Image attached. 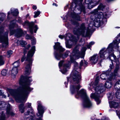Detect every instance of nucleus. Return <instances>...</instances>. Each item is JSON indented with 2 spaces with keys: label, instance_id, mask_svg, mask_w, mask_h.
<instances>
[{
  "label": "nucleus",
  "instance_id": "nucleus-1",
  "mask_svg": "<svg viewBox=\"0 0 120 120\" xmlns=\"http://www.w3.org/2000/svg\"><path fill=\"white\" fill-rule=\"evenodd\" d=\"M31 77L21 76L19 81V85L21 86L18 89V91L16 89L7 88V91L15 98L18 102H22L26 101L28 94L32 90L29 86L32 81Z\"/></svg>",
  "mask_w": 120,
  "mask_h": 120
},
{
  "label": "nucleus",
  "instance_id": "nucleus-2",
  "mask_svg": "<svg viewBox=\"0 0 120 120\" xmlns=\"http://www.w3.org/2000/svg\"><path fill=\"white\" fill-rule=\"evenodd\" d=\"M81 87L79 84L75 85H71L70 90L72 94H73L77 92L79 95L81 96L84 99L83 105L84 107L89 108L92 106V103L88 97L87 96L85 90L83 89L81 90L79 92L78 91Z\"/></svg>",
  "mask_w": 120,
  "mask_h": 120
},
{
  "label": "nucleus",
  "instance_id": "nucleus-3",
  "mask_svg": "<svg viewBox=\"0 0 120 120\" xmlns=\"http://www.w3.org/2000/svg\"><path fill=\"white\" fill-rule=\"evenodd\" d=\"M103 17V14L102 12H98L97 9L93 11V13L90 16L91 19L94 22H91L89 26L92 27L93 26L97 27H99L101 23V19L103 21H102V22L103 23L104 22V20L106 21V19Z\"/></svg>",
  "mask_w": 120,
  "mask_h": 120
},
{
  "label": "nucleus",
  "instance_id": "nucleus-4",
  "mask_svg": "<svg viewBox=\"0 0 120 120\" xmlns=\"http://www.w3.org/2000/svg\"><path fill=\"white\" fill-rule=\"evenodd\" d=\"M73 25L76 26L73 29V33L77 35V37L80 35H82L83 37H86L89 36L91 29V27H90L89 26L86 30V32L85 34L86 28L84 23H82L80 26L79 28L78 27L79 26V23L77 22H74L73 23Z\"/></svg>",
  "mask_w": 120,
  "mask_h": 120
},
{
  "label": "nucleus",
  "instance_id": "nucleus-5",
  "mask_svg": "<svg viewBox=\"0 0 120 120\" xmlns=\"http://www.w3.org/2000/svg\"><path fill=\"white\" fill-rule=\"evenodd\" d=\"M113 46V44H110L109 45L108 48L105 49V48L102 49L100 51V56L101 58H108L109 57V59L111 60L112 64H110L109 67L111 69L113 68L114 67L112 63V60L111 59L113 58L114 60L115 61L116 59V56L113 53H111L109 55V53L112 52V47Z\"/></svg>",
  "mask_w": 120,
  "mask_h": 120
},
{
  "label": "nucleus",
  "instance_id": "nucleus-6",
  "mask_svg": "<svg viewBox=\"0 0 120 120\" xmlns=\"http://www.w3.org/2000/svg\"><path fill=\"white\" fill-rule=\"evenodd\" d=\"M54 48L59 52V53L55 52L54 55L56 58L57 60H60L61 57L64 59L66 58L68 55L70 53L69 51H66L64 54H62L61 52L64 51L65 49L60 45V43L58 42L55 43V45L54 46Z\"/></svg>",
  "mask_w": 120,
  "mask_h": 120
},
{
  "label": "nucleus",
  "instance_id": "nucleus-7",
  "mask_svg": "<svg viewBox=\"0 0 120 120\" xmlns=\"http://www.w3.org/2000/svg\"><path fill=\"white\" fill-rule=\"evenodd\" d=\"M35 46H33L31 50L28 52L25 64L26 66L25 67V72L27 75H29L30 72V66L32 65V60L31 57L33 56L35 51Z\"/></svg>",
  "mask_w": 120,
  "mask_h": 120
},
{
  "label": "nucleus",
  "instance_id": "nucleus-8",
  "mask_svg": "<svg viewBox=\"0 0 120 120\" xmlns=\"http://www.w3.org/2000/svg\"><path fill=\"white\" fill-rule=\"evenodd\" d=\"M105 87L103 85L101 84L98 86L96 87L94 89L95 91L94 93L92 94L90 97L92 98H94L98 104L100 101L99 100L100 96L99 94L102 92L104 90Z\"/></svg>",
  "mask_w": 120,
  "mask_h": 120
},
{
  "label": "nucleus",
  "instance_id": "nucleus-9",
  "mask_svg": "<svg viewBox=\"0 0 120 120\" xmlns=\"http://www.w3.org/2000/svg\"><path fill=\"white\" fill-rule=\"evenodd\" d=\"M74 69L71 73L72 79L74 81H76L77 84L79 83L81 80V77L79 73L76 70L78 68V64L77 62L74 63Z\"/></svg>",
  "mask_w": 120,
  "mask_h": 120
},
{
  "label": "nucleus",
  "instance_id": "nucleus-10",
  "mask_svg": "<svg viewBox=\"0 0 120 120\" xmlns=\"http://www.w3.org/2000/svg\"><path fill=\"white\" fill-rule=\"evenodd\" d=\"M3 29L2 28H0V41L3 43V47H6L8 44V33L6 32L3 36L2 33Z\"/></svg>",
  "mask_w": 120,
  "mask_h": 120
},
{
  "label": "nucleus",
  "instance_id": "nucleus-11",
  "mask_svg": "<svg viewBox=\"0 0 120 120\" xmlns=\"http://www.w3.org/2000/svg\"><path fill=\"white\" fill-rule=\"evenodd\" d=\"M7 107L6 109V114L8 116H13L14 115V114L11 110L10 105L9 107H7V105L6 103L4 101H0V109L4 110Z\"/></svg>",
  "mask_w": 120,
  "mask_h": 120
},
{
  "label": "nucleus",
  "instance_id": "nucleus-12",
  "mask_svg": "<svg viewBox=\"0 0 120 120\" xmlns=\"http://www.w3.org/2000/svg\"><path fill=\"white\" fill-rule=\"evenodd\" d=\"M14 27V24L13 25H10L9 27L10 30V34L11 35H13L15 34V37L19 38L22 36L23 34V32L22 29L20 28H18L16 30H12V28Z\"/></svg>",
  "mask_w": 120,
  "mask_h": 120
},
{
  "label": "nucleus",
  "instance_id": "nucleus-13",
  "mask_svg": "<svg viewBox=\"0 0 120 120\" xmlns=\"http://www.w3.org/2000/svg\"><path fill=\"white\" fill-rule=\"evenodd\" d=\"M83 50L81 52H80L79 50V49L77 47H75L74 49L72 55L73 56H75L78 58L79 57L84 55L85 51V48H82Z\"/></svg>",
  "mask_w": 120,
  "mask_h": 120
},
{
  "label": "nucleus",
  "instance_id": "nucleus-14",
  "mask_svg": "<svg viewBox=\"0 0 120 120\" xmlns=\"http://www.w3.org/2000/svg\"><path fill=\"white\" fill-rule=\"evenodd\" d=\"M44 107L41 104L38 105V113L37 114L38 116H41V117H42L43 114L44 112Z\"/></svg>",
  "mask_w": 120,
  "mask_h": 120
},
{
  "label": "nucleus",
  "instance_id": "nucleus-15",
  "mask_svg": "<svg viewBox=\"0 0 120 120\" xmlns=\"http://www.w3.org/2000/svg\"><path fill=\"white\" fill-rule=\"evenodd\" d=\"M28 25L29 26L30 28V33L32 34L33 33V27L34 25V23L33 22H31L29 23V22H25L23 25V26H25L26 25Z\"/></svg>",
  "mask_w": 120,
  "mask_h": 120
},
{
  "label": "nucleus",
  "instance_id": "nucleus-16",
  "mask_svg": "<svg viewBox=\"0 0 120 120\" xmlns=\"http://www.w3.org/2000/svg\"><path fill=\"white\" fill-rule=\"evenodd\" d=\"M114 61H116V66L113 72V75L114 76H116L118 74V71L119 68V62L117 59L116 61H116L115 60Z\"/></svg>",
  "mask_w": 120,
  "mask_h": 120
},
{
  "label": "nucleus",
  "instance_id": "nucleus-17",
  "mask_svg": "<svg viewBox=\"0 0 120 120\" xmlns=\"http://www.w3.org/2000/svg\"><path fill=\"white\" fill-rule=\"evenodd\" d=\"M98 56L97 54L91 57L90 60L92 64L96 63L98 60Z\"/></svg>",
  "mask_w": 120,
  "mask_h": 120
},
{
  "label": "nucleus",
  "instance_id": "nucleus-18",
  "mask_svg": "<svg viewBox=\"0 0 120 120\" xmlns=\"http://www.w3.org/2000/svg\"><path fill=\"white\" fill-rule=\"evenodd\" d=\"M17 68L13 67L11 71V76L13 78L15 77V75L18 73Z\"/></svg>",
  "mask_w": 120,
  "mask_h": 120
},
{
  "label": "nucleus",
  "instance_id": "nucleus-19",
  "mask_svg": "<svg viewBox=\"0 0 120 120\" xmlns=\"http://www.w3.org/2000/svg\"><path fill=\"white\" fill-rule=\"evenodd\" d=\"M69 66L68 64H65L64 65V68L63 70V73H65L68 70V69Z\"/></svg>",
  "mask_w": 120,
  "mask_h": 120
},
{
  "label": "nucleus",
  "instance_id": "nucleus-20",
  "mask_svg": "<svg viewBox=\"0 0 120 120\" xmlns=\"http://www.w3.org/2000/svg\"><path fill=\"white\" fill-rule=\"evenodd\" d=\"M24 104H21L19 105V107L20 111L22 113H23L24 112Z\"/></svg>",
  "mask_w": 120,
  "mask_h": 120
},
{
  "label": "nucleus",
  "instance_id": "nucleus-21",
  "mask_svg": "<svg viewBox=\"0 0 120 120\" xmlns=\"http://www.w3.org/2000/svg\"><path fill=\"white\" fill-rule=\"evenodd\" d=\"M79 6L81 11L84 14H85L86 13L85 6L82 4H80Z\"/></svg>",
  "mask_w": 120,
  "mask_h": 120
},
{
  "label": "nucleus",
  "instance_id": "nucleus-22",
  "mask_svg": "<svg viewBox=\"0 0 120 120\" xmlns=\"http://www.w3.org/2000/svg\"><path fill=\"white\" fill-rule=\"evenodd\" d=\"M6 117L3 111L1 112V113L0 116V120H6Z\"/></svg>",
  "mask_w": 120,
  "mask_h": 120
},
{
  "label": "nucleus",
  "instance_id": "nucleus-23",
  "mask_svg": "<svg viewBox=\"0 0 120 120\" xmlns=\"http://www.w3.org/2000/svg\"><path fill=\"white\" fill-rule=\"evenodd\" d=\"M105 86L106 88H109L111 87L112 84L111 82H107L105 84Z\"/></svg>",
  "mask_w": 120,
  "mask_h": 120
},
{
  "label": "nucleus",
  "instance_id": "nucleus-24",
  "mask_svg": "<svg viewBox=\"0 0 120 120\" xmlns=\"http://www.w3.org/2000/svg\"><path fill=\"white\" fill-rule=\"evenodd\" d=\"M99 79V77H97L96 79L95 80L93 84V87H95L97 86L98 84Z\"/></svg>",
  "mask_w": 120,
  "mask_h": 120
},
{
  "label": "nucleus",
  "instance_id": "nucleus-25",
  "mask_svg": "<svg viewBox=\"0 0 120 120\" xmlns=\"http://www.w3.org/2000/svg\"><path fill=\"white\" fill-rule=\"evenodd\" d=\"M19 60L15 62L13 64V65L14 66L13 67L17 68L19 66L20 64L19 62Z\"/></svg>",
  "mask_w": 120,
  "mask_h": 120
},
{
  "label": "nucleus",
  "instance_id": "nucleus-26",
  "mask_svg": "<svg viewBox=\"0 0 120 120\" xmlns=\"http://www.w3.org/2000/svg\"><path fill=\"white\" fill-rule=\"evenodd\" d=\"M6 15L2 13L0 14V21H3Z\"/></svg>",
  "mask_w": 120,
  "mask_h": 120
},
{
  "label": "nucleus",
  "instance_id": "nucleus-27",
  "mask_svg": "<svg viewBox=\"0 0 120 120\" xmlns=\"http://www.w3.org/2000/svg\"><path fill=\"white\" fill-rule=\"evenodd\" d=\"M19 12L18 11V10L17 9L15 10L14 11L12 12L11 11V14L15 16H17Z\"/></svg>",
  "mask_w": 120,
  "mask_h": 120
},
{
  "label": "nucleus",
  "instance_id": "nucleus-28",
  "mask_svg": "<svg viewBox=\"0 0 120 120\" xmlns=\"http://www.w3.org/2000/svg\"><path fill=\"white\" fill-rule=\"evenodd\" d=\"M74 15L73 17L76 20L79 21L80 20V17L79 15H76V14L74 13Z\"/></svg>",
  "mask_w": 120,
  "mask_h": 120
},
{
  "label": "nucleus",
  "instance_id": "nucleus-29",
  "mask_svg": "<svg viewBox=\"0 0 120 120\" xmlns=\"http://www.w3.org/2000/svg\"><path fill=\"white\" fill-rule=\"evenodd\" d=\"M20 44L21 46L22 47H25L26 45L27 44V43L25 41H20Z\"/></svg>",
  "mask_w": 120,
  "mask_h": 120
},
{
  "label": "nucleus",
  "instance_id": "nucleus-30",
  "mask_svg": "<svg viewBox=\"0 0 120 120\" xmlns=\"http://www.w3.org/2000/svg\"><path fill=\"white\" fill-rule=\"evenodd\" d=\"M116 95L117 98L120 99V90H118L116 94Z\"/></svg>",
  "mask_w": 120,
  "mask_h": 120
},
{
  "label": "nucleus",
  "instance_id": "nucleus-31",
  "mask_svg": "<svg viewBox=\"0 0 120 120\" xmlns=\"http://www.w3.org/2000/svg\"><path fill=\"white\" fill-rule=\"evenodd\" d=\"M107 75L105 74H102L100 75V78L102 79L105 80V77Z\"/></svg>",
  "mask_w": 120,
  "mask_h": 120
},
{
  "label": "nucleus",
  "instance_id": "nucleus-32",
  "mask_svg": "<svg viewBox=\"0 0 120 120\" xmlns=\"http://www.w3.org/2000/svg\"><path fill=\"white\" fill-rule=\"evenodd\" d=\"M105 6L102 4H101L98 6V9L99 10H102L104 8Z\"/></svg>",
  "mask_w": 120,
  "mask_h": 120
},
{
  "label": "nucleus",
  "instance_id": "nucleus-33",
  "mask_svg": "<svg viewBox=\"0 0 120 120\" xmlns=\"http://www.w3.org/2000/svg\"><path fill=\"white\" fill-rule=\"evenodd\" d=\"M27 106L28 107L30 108V110H31V111H32V112H31V113L32 114H33L34 113V112H33V110H32L31 107V104L30 103H28L27 104Z\"/></svg>",
  "mask_w": 120,
  "mask_h": 120
},
{
  "label": "nucleus",
  "instance_id": "nucleus-34",
  "mask_svg": "<svg viewBox=\"0 0 120 120\" xmlns=\"http://www.w3.org/2000/svg\"><path fill=\"white\" fill-rule=\"evenodd\" d=\"M7 70L5 69L3 70L1 72V74L4 76H5L7 74Z\"/></svg>",
  "mask_w": 120,
  "mask_h": 120
},
{
  "label": "nucleus",
  "instance_id": "nucleus-35",
  "mask_svg": "<svg viewBox=\"0 0 120 120\" xmlns=\"http://www.w3.org/2000/svg\"><path fill=\"white\" fill-rule=\"evenodd\" d=\"M34 13L35 15H34V17L35 18L37 17L39 15L40 13V12L39 11H38L37 12H35Z\"/></svg>",
  "mask_w": 120,
  "mask_h": 120
},
{
  "label": "nucleus",
  "instance_id": "nucleus-36",
  "mask_svg": "<svg viewBox=\"0 0 120 120\" xmlns=\"http://www.w3.org/2000/svg\"><path fill=\"white\" fill-rule=\"evenodd\" d=\"M4 62L3 61L2 56H0V64L1 65H2L4 64Z\"/></svg>",
  "mask_w": 120,
  "mask_h": 120
},
{
  "label": "nucleus",
  "instance_id": "nucleus-37",
  "mask_svg": "<svg viewBox=\"0 0 120 120\" xmlns=\"http://www.w3.org/2000/svg\"><path fill=\"white\" fill-rule=\"evenodd\" d=\"M85 3L88 4V6H89V4H90L91 3L92 0H85Z\"/></svg>",
  "mask_w": 120,
  "mask_h": 120
},
{
  "label": "nucleus",
  "instance_id": "nucleus-38",
  "mask_svg": "<svg viewBox=\"0 0 120 120\" xmlns=\"http://www.w3.org/2000/svg\"><path fill=\"white\" fill-rule=\"evenodd\" d=\"M33 37V36H32L27 34L25 36V38L27 39H30L31 40Z\"/></svg>",
  "mask_w": 120,
  "mask_h": 120
},
{
  "label": "nucleus",
  "instance_id": "nucleus-39",
  "mask_svg": "<svg viewBox=\"0 0 120 120\" xmlns=\"http://www.w3.org/2000/svg\"><path fill=\"white\" fill-rule=\"evenodd\" d=\"M31 40L32 41V45H34L36 44V41L34 37H33Z\"/></svg>",
  "mask_w": 120,
  "mask_h": 120
},
{
  "label": "nucleus",
  "instance_id": "nucleus-40",
  "mask_svg": "<svg viewBox=\"0 0 120 120\" xmlns=\"http://www.w3.org/2000/svg\"><path fill=\"white\" fill-rule=\"evenodd\" d=\"M94 44V42H90L89 44L88 45H87V47L89 48H90L91 47V46L92 45Z\"/></svg>",
  "mask_w": 120,
  "mask_h": 120
},
{
  "label": "nucleus",
  "instance_id": "nucleus-41",
  "mask_svg": "<svg viewBox=\"0 0 120 120\" xmlns=\"http://www.w3.org/2000/svg\"><path fill=\"white\" fill-rule=\"evenodd\" d=\"M12 51L11 50H10L8 51L7 54L8 56H9L8 57H9L10 56V55H11L12 54Z\"/></svg>",
  "mask_w": 120,
  "mask_h": 120
},
{
  "label": "nucleus",
  "instance_id": "nucleus-42",
  "mask_svg": "<svg viewBox=\"0 0 120 120\" xmlns=\"http://www.w3.org/2000/svg\"><path fill=\"white\" fill-rule=\"evenodd\" d=\"M83 0H75V4L78 3V2H79L80 3L82 2Z\"/></svg>",
  "mask_w": 120,
  "mask_h": 120
},
{
  "label": "nucleus",
  "instance_id": "nucleus-43",
  "mask_svg": "<svg viewBox=\"0 0 120 120\" xmlns=\"http://www.w3.org/2000/svg\"><path fill=\"white\" fill-rule=\"evenodd\" d=\"M113 43H114V45H116L117 46L118 44V42L116 40H115L114 41H113Z\"/></svg>",
  "mask_w": 120,
  "mask_h": 120
},
{
  "label": "nucleus",
  "instance_id": "nucleus-44",
  "mask_svg": "<svg viewBox=\"0 0 120 120\" xmlns=\"http://www.w3.org/2000/svg\"><path fill=\"white\" fill-rule=\"evenodd\" d=\"M118 106V104L117 103H115V104L113 105V107L115 108L117 107Z\"/></svg>",
  "mask_w": 120,
  "mask_h": 120
},
{
  "label": "nucleus",
  "instance_id": "nucleus-45",
  "mask_svg": "<svg viewBox=\"0 0 120 120\" xmlns=\"http://www.w3.org/2000/svg\"><path fill=\"white\" fill-rule=\"evenodd\" d=\"M34 28L35 29L34 30V32L35 33H36V32L37 30L38 29V28L37 27V25H36L34 27Z\"/></svg>",
  "mask_w": 120,
  "mask_h": 120
},
{
  "label": "nucleus",
  "instance_id": "nucleus-46",
  "mask_svg": "<svg viewBox=\"0 0 120 120\" xmlns=\"http://www.w3.org/2000/svg\"><path fill=\"white\" fill-rule=\"evenodd\" d=\"M63 62L64 61L63 60H61L59 63V65L60 67L62 65Z\"/></svg>",
  "mask_w": 120,
  "mask_h": 120
},
{
  "label": "nucleus",
  "instance_id": "nucleus-47",
  "mask_svg": "<svg viewBox=\"0 0 120 120\" xmlns=\"http://www.w3.org/2000/svg\"><path fill=\"white\" fill-rule=\"evenodd\" d=\"M17 22L20 23H22L21 19L20 18H19L18 19L17 21Z\"/></svg>",
  "mask_w": 120,
  "mask_h": 120
},
{
  "label": "nucleus",
  "instance_id": "nucleus-48",
  "mask_svg": "<svg viewBox=\"0 0 120 120\" xmlns=\"http://www.w3.org/2000/svg\"><path fill=\"white\" fill-rule=\"evenodd\" d=\"M25 58H26V57L24 55V56H23L21 59V61L22 62H23L25 60Z\"/></svg>",
  "mask_w": 120,
  "mask_h": 120
},
{
  "label": "nucleus",
  "instance_id": "nucleus-49",
  "mask_svg": "<svg viewBox=\"0 0 120 120\" xmlns=\"http://www.w3.org/2000/svg\"><path fill=\"white\" fill-rule=\"evenodd\" d=\"M83 64V61L82 60H81L80 63V66L79 67L80 69H81V67L82 65Z\"/></svg>",
  "mask_w": 120,
  "mask_h": 120
},
{
  "label": "nucleus",
  "instance_id": "nucleus-50",
  "mask_svg": "<svg viewBox=\"0 0 120 120\" xmlns=\"http://www.w3.org/2000/svg\"><path fill=\"white\" fill-rule=\"evenodd\" d=\"M30 110V111H28L26 112V113H25V115H28L29 114L30 112H32V111H31V110Z\"/></svg>",
  "mask_w": 120,
  "mask_h": 120
},
{
  "label": "nucleus",
  "instance_id": "nucleus-51",
  "mask_svg": "<svg viewBox=\"0 0 120 120\" xmlns=\"http://www.w3.org/2000/svg\"><path fill=\"white\" fill-rule=\"evenodd\" d=\"M66 46L68 48H71V45H69L68 44L66 45Z\"/></svg>",
  "mask_w": 120,
  "mask_h": 120
},
{
  "label": "nucleus",
  "instance_id": "nucleus-52",
  "mask_svg": "<svg viewBox=\"0 0 120 120\" xmlns=\"http://www.w3.org/2000/svg\"><path fill=\"white\" fill-rule=\"evenodd\" d=\"M35 120V117L31 116L29 120Z\"/></svg>",
  "mask_w": 120,
  "mask_h": 120
},
{
  "label": "nucleus",
  "instance_id": "nucleus-53",
  "mask_svg": "<svg viewBox=\"0 0 120 120\" xmlns=\"http://www.w3.org/2000/svg\"><path fill=\"white\" fill-rule=\"evenodd\" d=\"M30 47V44H28L27 45V47L26 49H29Z\"/></svg>",
  "mask_w": 120,
  "mask_h": 120
},
{
  "label": "nucleus",
  "instance_id": "nucleus-54",
  "mask_svg": "<svg viewBox=\"0 0 120 120\" xmlns=\"http://www.w3.org/2000/svg\"><path fill=\"white\" fill-rule=\"evenodd\" d=\"M26 49H25L24 50V52H23L24 53V55H25H25L26 53L27 52V51L26 50Z\"/></svg>",
  "mask_w": 120,
  "mask_h": 120
},
{
  "label": "nucleus",
  "instance_id": "nucleus-55",
  "mask_svg": "<svg viewBox=\"0 0 120 120\" xmlns=\"http://www.w3.org/2000/svg\"><path fill=\"white\" fill-rule=\"evenodd\" d=\"M1 96H2V97L3 98H5L6 97V96L5 95L3 94V93L2 94V95Z\"/></svg>",
  "mask_w": 120,
  "mask_h": 120
},
{
  "label": "nucleus",
  "instance_id": "nucleus-56",
  "mask_svg": "<svg viewBox=\"0 0 120 120\" xmlns=\"http://www.w3.org/2000/svg\"><path fill=\"white\" fill-rule=\"evenodd\" d=\"M59 37L61 39H63L64 38V36L62 35H60L59 36Z\"/></svg>",
  "mask_w": 120,
  "mask_h": 120
},
{
  "label": "nucleus",
  "instance_id": "nucleus-57",
  "mask_svg": "<svg viewBox=\"0 0 120 120\" xmlns=\"http://www.w3.org/2000/svg\"><path fill=\"white\" fill-rule=\"evenodd\" d=\"M32 8L33 9H36L37 8V7L36 6H35L34 5H33V6Z\"/></svg>",
  "mask_w": 120,
  "mask_h": 120
},
{
  "label": "nucleus",
  "instance_id": "nucleus-58",
  "mask_svg": "<svg viewBox=\"0 0 120 120\" xmlns=\"http://www.w3.org/2000/svg\"><path fill=\"white\" fill-rule=\"evenodd\" d=\"M74 59V58L72 56H70V59L71 61H73Z\"/></svg>",
  "mask_w": 120,
  "mask_h": 120
},
{
  "label": "nucleus",
  "instance_id": "nucleus-59",
  "mask_svg": "<svg viewBox=\"0 0 120 120\" xmlns=\"http://www.w3.org/2000/svg\"><path fill=\"white\" fill-rule=\"evenodd\" d=\"M36 120H42L41 118H39L36 119Z\"/></svg>",
  "mask_w": 120,
  "mask_h": 120
},
{
  "label": "nucleus",
  "instance_id": "nucleus-60",
  "mask_svg": "<svg viewBox=\"0 0 120 120\" xmlns=\"http://www.w3.org/2000/svg\"><path fill=\"white\" fill-rule=\"evenodd\" d=\"M2 94L3 93H2L1 90H0V96H1Z\"/></svg>",
  "mask_w": 120,
  "mask_h": 120
},
{
  "label": "nucleus",
  "instance_id": "nucleus-61",
  "mask_svg": "<svg viewBox=\"0 0 120 120\" xmlns=\"http://www.w3.org/2000/svg\"><path fill=\"white\" fill-rule=\"evenodd\" d=\"M53 5H56V6H57V5H56V4L55 3H53Z\"/></svg>",
  "mask_w": 120,
  "mask_h": 120
},
{
  "label": "nucleus",
  "instance_id": "nucleus-62",
  "mask_svg": "<svg viewBox=\"0 0 120 120\" xmlns=\"http://www.w3.org/2000/svg\"><path fill=\"white\" fill-rule=\"evenodd\" d=\"M10 14V12H8V16Z\"/></svg>",
  "mask_w": 120,
  "mask_h": 120
},
{
  "label": "nucleus",
  "instance_id": "nucleus-63",
  "mask_svg": "<svg viewBox=\"0 0 120 120\" xmlns=\"http://www.w3.org/2000/svg\"><path fill=\"white\" fill-rule=\"evenodd\" d=\"M85 64H86V65L87 64V63L86 62H85Z\"/></svg>",
  "mask_w": 120,
  "mask_h": 120
},
{
  "label": "nucleus",
  "instance_id": "nucleus-64",
  "mask_svg": "<svg viewBox=\"0 0 120 120\" xmlns=\"http://www.w3.org/2000/svg\"><path fill=\"white\" fill-rule=\"evenodd\" d=\"M98 2L96 3V4H98Z\"/></svg>",
  "mask_w": 120,
  "mask_h": 120
}]
</instances>
